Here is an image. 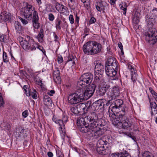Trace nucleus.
Returning <instances> with one entry per match:
<instances>
[{"mask_svg": "<svg viewBox=\"0 0 157 157\" xmlns=\"http://www.w3.org/2000/svg\"><path fill=\"white\" fill-rule=\"evenodd\" d=\"M79 17L77 15H76V17L75 19V22L77 23V24H78L79 23Z\"/></svg>", "mask_w": 157, "mask_h": 157, "instance_id": "69168bd1", "label": "nucleus"}, {"mask_svg": "<svg viewBox=\"0 0 157 157\" xmlns=\"http://www.w3.org/2000/svg\"><path fill=\"white\" fill-rule=\"evenodd\" d=\"M15 30L19 34H22L23 31L22 27L18 21H15L14 24Z\"/></svg>", "mask_w": 157, "mask_h": 157, "instance_id": "412c9836", "label": "nucleus"}, {"mask_svg": "<svg viewBox=\"0 0 157 157\" xmlns=\"http://www.w3.org/2000/svg\"><path fill=\"white\" fill-rule=\"evenodd\" d=\"M149 89L152 96L154 98L155 101H157V93L153 90L151 87H149Z\"/></svg>", "mask_w": 157, "mask_h": 157, "instance_id": "2f4dec72", "label": "nucleus"}, {"mask_svg": "<svg viewBox=\"0 0 157 157\" xmlns=\"http://www.w3.org/2000/svg\"><path fill=\"white\" fill-rule=\"evenodd\" d=\"M69 20L71 24H72L74 23L75 21L74 18V17L72 15L70 14L69 15Z\"/></svg>", "mask_w": 157, "mask_h": 157, "instance_id": "c03bdc74", "label": "nucleus"}, {"mask_svg": "<svg viewBox=\"0 0 157 157\" xmlns=\"http://www.w3.org/2000/svg\"><path fill=\"white\" fill-rule=\"evenodd\" d=\"M44 101L46 105H49L51 104L52 100L50 97L45 95L44 97Z\"/></svg>", "mask_w": 157, "mask_h": 157, "instance_id": "cd10ccee", "label": "nucleus"}, {"mask_svg": "<svg viewBox=\"0 0 157 157\" xmlns=\"http://www.w3.org/2000/svg\"><path fill=\"white\" fill-rule=\"evenodd\" d=\"M151 12L152 13H154L155 17H157V8H154L152 10Z\"/></svg>", "mask_w": 157, "mask_h": 157, "instance_id": "864d4df0", "label": "nucleus"}, {"mask_svg": "<svg viewBox=\"0 0 157 157\" xmlns=\"http://www.w3.org/2000/svg\"><path fill=\"white\" fill-rule=\"evenodd\" d=\"M29 114L28 111L27 110H25L22 113V116L24 118H26Z\"/></svg>", "mask_w": 157, "mask_h": 157, "instance_id": "09e8293b", "label": "nucleus"}, {"mask_svg": "<svg viewBox=\"0 0 157 157\" xmlns=\"http://www.w3.org/2000/svg\"><path fill=\"white\" fill-rule=\"evenodd\" d=\"M107 143L108 142L104 139H100L98 141L96 144V151L98 154L105 155L107 153L105 146Z\"/></svg>", "mask_w": 157, "mask_h": 157, "instance_id": "9b49d317", "label": "nucleus"}, {"mask_svg": "<svg viewBox=\"0 0 157 157\" xmlns=\"http://www.w3.org/2000/svg\"><path fill=\"white\" fill-rule=\"evenodd\" d=\"M20 43L25 50L27 51H33L36 49V48L41 51L44 54L45 53V51L43 48L39 45L37 43L32 41L29 43L26 40H24L20 42Z\"/></svg>", "mask_w": 157, "mask_h": 157, "instance_id": "0eeeda50", "label": "nucleus"}, {"mask_svg": "<svg viewBox=\"0 0 157 157\" xmlns=\"http://www.w3.org/2000/svg\"><path fill=\"white\" fill-rule=\"evenodd\" d=\"M4 104V102L3 100L1 94L0 93V107L2 106Z\"/></svg>", "mask_w": 157, "mask_h": 157, "instance_id": "603ef678", "label": "nucleus"}, {"mask_svg": "<svg viewBox=\"0 0 157 157\" xmlns=\"http://www.w3.org/2000/svg\"><path fill=\"white\" fill-rule=\"evenodd\" d=\"M62 121H63V123H65L67 121V117L66 115L64 113H63L62 114Z\"/></svg>", "mask_w": 157, "mask_h": 157, "instance_id": "a19ab883", "label": "nucleus"}, {"mask_svg": "<svg viewBox=\"0 0 157 157\" xmlns=\"http://www.w3.org/2000/svg\"><path fill=\"white\" fill-rule=\"evenodd\" d=\"M34 8L32 5L27 4L21 9V13L25 18L31 19Z\"/></svg>", "mask_w": 157, "mask_h": 157, "instance_id": "1a4fd4ad", "label": "nucleus"}, {"mask_svg": "<svg viewBox=\"0 0 157 157\" xmlns=\"http://www.w3.org/2000/svg\"><path fill=\"white\" fill-rule=\"evenodd\" d=\"M152 20V18L149 19L147 21V25L150 28L145 33L146 40L150 44H154L157 41V31L154 28H150L153 25V23L151 22Z\"/></svg>", "mask_w": 157, "mask_h": 157, "instance_id": "20e7f679", "label": "nucleus"}, {"mask_svg": "<svg viewBox=\"0 0 157 157\" xmlns=\"http://www.w3.org/2000/svg\"><path fill=\"white\" fill-rule=\"evenodd\" d=\"M34 92L31 93V95L33 98L34 99H36L37 98V96L36 94V91L35 90H34Z\"/></svg>", "mask_w": 157, "mask_h": 157, "instance_id": "37998d69", "label": "nucleus"}, {"mask_svg": "<svg viewBox=\"0 0 157 157\" xmlns=\"http://www.w3.org/2000/svg\"><path fill=\"white\" fill-rule=\"evenodd\" d=\"M26 95L27 96H29L31 94L29 89L25 91Z\"/></svg>", "mask_w": 157, "mask_h": 157, "instance_id": "e2e57ef3", "label": "nucleus"}, {"mask_svg": "<svg viewBox=\"0 0 157 157\" xmlns=\"http://www.w3.org/2000/svg\"><path fill=\"white\" fill-rule=\"evenodd\" d=\"M53 36L54 38V41L56 42H58L59 38L55 32L53 33Z\"/></svg>", "mask_w": 157, "mask_h": 157, "instance_id": "6e6d98bb", "label": "nucleus"}, {"mask_svg": "<svg viewBox=\"0 0 157 157\" xmlns=\"http://www.w3.org/2000/svg\"><path fill=\"white\" fill-rule=\"evenodd\" d=\"M58 62L59 63H61L63 62V59L61 55L58 56L57 57Z\"/></svg>", "mask_w": 157, "mask_h": 157, "instance_id": "79ce46f5", "label": "nucleus"}, {"mask_svg": "<svg viewBox=\"0 0 157 157\" xmlns=\"http://www.w3.org/2000/svg\"><path fill=\"white\" fill-rule=\"evenodd\" d=\"M48 157H52L53 156V154L51 152H48L47 153Z\"/></svg>", "mask_w": 157, "mask_h": 157, "instance_id": "680f3d73", "label": "nucleus"}, {"mask_svg": "<svg viewBox=\"0 0 157 157\" xmlns=\"http://www.w3.org/2000/svg\"><path fill=\"white\" fill-rule=\"evenodd\" d=\"M19 18L23 25H26L28 23V22L26 20L20 17H19Z\"/></svg>", "mask_w": 157, "mask_h": 157, "instance_id": "49530a36", "label": "nucleus"}, {"mask_svg": "<svg viewBox=\"0 0 157 157\" xmlns=\"http://www.w3.org/2000/svg\"><path fill=\"white\" fill-rule=\"evenodd\" d=\"M143 157H154L149 151H145L143 153Z\"/></svg>", "mask_w": 157, "mask_h": 157, "instance_id": "72a5a7b5", "label": "nucleus"}, {"mask_svg": "<svg viewBox=\"0 0 157 157\" xmlns=\"http://www.w3.org/2000/svg\"><path fill=\"white\" fill-rule=\"evenodd\" d=\"M24 131V129L21 127H19L16 129L17 132L20 135L23 133Z\"/></svg>", "mask_w": 157, "mask_h": 157, "instance_id": "f704fd0d", "label": "nucleus"}, {"mask_svg": "<svg viewBox=\"0 0 157 157\" xmlns=\"http://www.w3.org/2000/svg\"><path fill=\"white\" fill-rule=\"evenodd\" d=\"M79 89H77L76 92L71 94L68 96L67 99L69 104L75 105L83 101V93H80Z\"/></svg>", "mask_w": 157, "mask_h": 157, "instance_id": "6e6552de", "label": "nucleus"}, {"mask_svg": "<svg viewBox=\"0 0 157 157\" xmlns=\"http://www.w3.org/2000/svg\"><path fill=\"white\" fill-rule=\"evenodd\" d=\"M76 106L79 113L82 112H83L84 114L87 113L89 107L86 106L85 104L81 103L78 105Z\"/></svg>", "mask_w": 157, "mask_h": 157, "instance_id": "6ab92c4d", "label": "nucleus"}, {"mask_svg": "<svg viewBox=\"0 0 157 157\" xmlns=\"http://www.w3.org/2000/svg\"><path fill=\"white\" fill-rule=\"evenodd\" d=\"M109 87L110 86L108 83L105 82L102 83V86L99 90L100 95L103 96L105 94Z\"/></svg>", "mask_w": 157, "mask_h": 157, "instance_id": "a211bd4d", "label": "nucleus"}, {"mask_svg": "<svg viewBox=\"0 0 157 157\" xmlns=\"http://www.w3.org/2000/svg\"><path fill=\"white\" fill-rule=\"evenodd\" d=\"M117 69L114 68L113 67L105 66V72L106 75L109 76L113 78L111 79L112 80H115L117 78L116 76Z\"/></svg>", "mask_w": 157, "mask_h": 157, "instance_id": "f8f14e48", "label": "nucleus"}, {"mask_svg": "<svg viewBox=\"0 0 157 157\" xmlns=\"http://www.w3.org/2000/svg\"><path fill=\"white\" fill-rule=\"evenodd\" d=\"M118 46L121 50L123 49V47L122 43L121 42H119L118 44Z\"/></svg>", "mask_w": 157, "mask_h": 157, "instance_id": "052dcab7", "label": "nucleus"}, {"mask_svg": "<svg viewBox=\"0 0 157 157\" xmlns=\"http://www.w3.org/2000/svg\"><path fill=\"white\" fill-rule=\"evenodd\" d=\"M116 1L115 0H110V3L112 5H114L115 4Z\"/></svg>", "mask_w": 157, "mask_h": 157, "instance_id": "338daca9", "label": "nucleus"}, {"mask_svg": "<svg viewBox=\"0 0 157 157\" xmlns=\"http://www.w3.org/2000/svg\"><path fill=\"white\" fill-rule=\"evenodd\" d=\"M128 68L131 72V78L132 82L134 84L137 80L138 76L134 66L130 64L128 65Z\"/></svg>", "mask_w": 157, "mask_h": 157, "instance_id": "4468645a", "label": "nucleus"}, {"mask_svg": "<svg viewBox=\"0 0 157 157\" xmlns=\"http://www.w3.org/2000/svg\"><path fill=\"white\" fill-rule=\"evenodd\" d=\"M52 120L56 123L58 124L59 125L63 123L62 120L59 119L55 115L53 116L52 118Z\"/></svg>", "mask_w": 157, "mask_h": 157, "instance_id": "c85d7f7f", "label": "nucleus"}, {"mask_svg": "<svg viewBox=\"0 0 157 157\" xmlns=\"http://www.w3.org/2000/svg\"><path fill=\"white\" fill-rule=\"evenodd\" d=\"M11 126L9 123H6L4 126V129L6 131L10 132L11 130Z\"/></svg>", "mask_w": 157, "mask_h": 157, "instance_id": "c9c22d12", "label": "nucleus"}, {"mask_svg": "<svg viewBox=\"0 0 157 157\" xmlns=\"http://www.w3.org/2000/svg\"><path fill=\"white\" fill-rule=\"evenodd\" d=\"M68 62L70 63L71 65V66H73L74 65L75 63V61L74 60L71 59V60H69L67 61V62Z\"/></svg>", "mask_w": 157, "mask_h": 157, "instance_id": "4d7b16f0", "label": "nucleus"}, {"mask_svg": "<svg viewBox=\"0 0 157 157\" xmlns=\"http://www.w3.org/2000/svg\"><path fill=\"white\" fill-rule=\"evenodd\" d=\"M81 2H82L84 5L85 6H88V5L86 4L87 2H86V0H81Z\"/></svg>", "mask_w": 157, "mask_h": 157, "instance_id": "0e129e2a", "label": "nucleus"}, {"mask_svg": "<svg viewBox=\"0 0 157 157\" xmlns=\"http://www.w3.org/2000/svg\"><path fill=\"white\" fill-rule=\"evenodd\" d=\"M96 86L94 84H91L87 86L85 89H79L80 93H83V100L87 99L91 97L93 95Z\"/></svg>", "mask_w": 157, "mask_h": 157, "instance_id": "9d476101", "label": "nucleus"}, {"mask_svg": "<svg viewBox=\"0 0 157 157\" xmlns=\"http://www.w3.org/2000/svg\"><path fill=\"white\" fill-rule=\"evenodd\" d=\"M151 114H156L157 113V108H152Z\"/></svg>", "mask_w": 157, "mask_h": 157, "instance_id": "5fc2aeb1", "label": "nucleus"}, {"mask_svg": "<svg viewBox=\"0 0 157 157\" xmlns=\"http://www.w3.org/2000/svg\"><path fill=\"white\" fill-rule=\"evenodd\" d=\"M105 7L101 2H97L96 5L97 10L99 12L104 11L105 10Z\"/></svg>", "mask_w": 157, "mask_h": 157, "instance_id": "5701e85b", "label": "nucleus"}, {"mask_svg": "<svg viewBox=\"0 0 157 157\" xmlns=\"http://www.w3.org/2000/svg\"><path fill=\"white\" fill-rule=\"evenodd\" d=\"M105 123L104 120L98 118L97 114L94 112L79 119L77 122L78 130L86 133L87 138L90 139L97 138L102 135L101 129Z\"/></svg>", "mask_w": 157, "mask_h": 157, "instance_id": "f257e3e1", "label": "nucleus"}, {"mask_svg": "<svg viewBox=\"0 0 157 157\" xmlns=\"http://www.w3.org/2000/svg\"><path fill=\"white\" fill-rule=\"evenodd\" d=\"M60 75V71L58 68H56L53 73V76H57Z\"/></svg>", "mask_w": 157, "mask_h": 157, "instance_id": "ea45409f", "label": "nucleus"}, {"mask_svg": "<svg viewBox=\"0 0 157 157\" xmlns=\"http://www.w3.org/2000/svg\"><path fill=\"white\" fill-rule=\"evenodd\" d=\"M39 21L33 20L32 21L33 26L34 29H38L40 27V23L38 22Z\"/></svg>", "mask_w": 157, "mask_h": 157, "instance_id": "7c9ffc66", "label": "nucleus"}, {"mask_svg": "<svg viewBox=\"0 0 157 157\" xmlns=\"http://www.w3.org/2000/svg\"><path fill=\"white\" fill-rule=\"evenodd\" d=\"M109 116L112 124L119 128H123L125 129L131 127L130 123L124 115L121 116V115L113 114L112 113L109 114Z\"/></svg>", "mask_w": 157, "mask_h": 157, "instance_id": "7ed1b4c3", "label": "nucleus"}, {"mask_svg": "<svg viewBox=\"0 0 157 157\" xmlns=\"http://www.w3.org/2000/svg\"><path fill=\"white\" fill-rule=\"evenodd\" d=\"M36 1L38 6H40L41 4L42 1L41 0H36Z\"/></svg>", "mask_w": 157, "mask_h": 157, "instance_id": "774afa93", "label": "nucleus"}, {"mask_svg": "<svg viewBox=\"0 0 157 157\" xmlns=\"http://www.w3.org/2000/svg\"><path fill=\"white\" fill-rule=\"evenodd\" d=\"M55 91L54 90H48L47 92V94L49 95L52 96L53 95V94L55 93Z\"/></svg>", "mask_w": 157, "mask_h": 157, "instance_id": "3c124183", "label": "nucleus"}, {"mask_svg": "<svg viewBox=\"0 0 157 157\" xmlns=\"http://www.w3.org/2000/svg\"><path fill=\"white\" fill-rule=\"evenodd\" d=\"M106 100L104 99H100L95 102L97 106L98 107H103L105 105V103L106 102Z\"/></svg>", "mask_w": 157, "mask_h": 157, "instance_id": "a878e982", "label": "nucleus"}, {"mask_svg": "<svg viewBox=\"0 0 157 157\" xmlns=\"http://www.w3.org/2000/svg\"><path fill=\"white\" fill-rule=\"evenodd\" d=\"M54 81L57 84H60L61 82V78L60 75L53 77Z\"/></svg>", "mask_w": 157, "mask_h": 157, "instance_id": "473e14b6", "label": "nucleus"}, {"mask_svg": "<svg viewBox=\"0 0 157 157\" xmlns=\"http://www.w3.org/2000/svg\"><path fill=\"white\" fill-rule=\"evenodd\" d=\"M104 72V66L100 63L96 64L95 67V72L96 74L102 75Z\"/></svg>", "mask_w": 157, "mask_h": 157, "instance_id": "aec40b11", "label": "nucleus"}, {"mask_svg": "<svg viewBox=\"0 0 157 157\" xmlns=\"http://www.w3.org/2000/svg\"><path fill=\"white\" fill-rule=\"evenodd\" d=\"M33 16L32 17V21L33 20H37L39 21V17L38 16V13L35 10L34 8V10L33 11Z\"/></svg>", "mask_w": 157, "mask_h": 157, "instance_id": "c756f323", "label": "nucleus"}, {"mask_svg": "<svg viewBox=\"0 0 157 157\" xmlns=\"http://www.w3.org/2000/svg\"><path fill=\"white\" fill-rule=\"evenodd\" d=\"M96 21V19L94 17H91L89 21V24H92L94 23Z\"/></svg>", "mask_w": 157, "mask_h": 157, "instance_id": "8fccbe9b", "label": "nucleus"}, {"mask_svg": "<svg viewBox=\"0 0 157 157\" xmlns=\"http://www.w3.org/2000/svg\"><path fill=\"white\" fill-rule=\"evenodd\" d=\"M150 106L151 108H157V105L156 103L155 102H150Z\"/></svg>", "mask_w": 157, "mask_h": 157, "instance_id": "de8ad7c7", "label": "nucleus"}, {"mask_svg": "<svg viewBox=\"0 0 157 157\" xmlns=\"http://www.w3.org/2000/svg\"><path fill=\"white\" fill-rule=\"evenodd\" d=\"M71 110L72 113L74 114H76L79 113L77 106L76 107H73L71 108Z\"/></svg>", "mask_w": 157, "mask_h": 157, "instance_id": "4c0bfd02", "label": "nucleus"}, {"mask_svg": "<svg viewBox=\"0 0 157 157\" xmlns=\"http://www.w3.org/2000/svg\"><path fill=\"white\" fill-rule=\"evenodd\" d=\"M3 59L4 62L7 63L9 61V59L7 58L6 52H3Z\"/></svg>", "mask_w": 157, "mask_h": 157, "instance_id": "e433bc0d", "label": "nucleus"}, {"mask_svg": "<svg viewBox=\"0 0 157 157\" xmlns=\"http://www.w3.org/2000/svg\"><path fill=\"white\" fill-rule=\"evenodd\" d=\"M119 6L121 10L124 11L123 14L125 15L126 13L127 5L125 2H122L119 5Z\"/></svg>", "mask_w": 157, "mask_h": 157, "instance_id": "393cba45", "label": "nucleus"}, {"mask_svg": "<svg viewBox=\"0 0 157 157\" xmlns=\"http://www.w3.org/2000/svg\"><path fill=\"white\" fill-rule=\"evenodd\" d=\"M48 19L50 21H53L55 19V16L52 13H49L48 14Z\"/></svg>", "mask_w": 157, "mask_h": 157, "instance_id": "58836bf2", "label": "nucleus"}, {"mask_svg": "<svg viewBox=\"0 0 157 157\" xmlns=\"http://www.w3.org/2000/svg\"><path fill=\"white\" fill-rule=\"evenodd\" d=\"M102 75L96 74L95 73V79L97 81H99L102 77Z\"/></svg>", "mask_w": 157, "mask_h": 157, "instance_id": "a18cd8bd", "label": "nucleus"}, {"mask_svg": "<svg viewBox=\"0 0 157 157\" xmlns=\"http://www.w3.org/2000/svg\"><path fill=\"white\" fill-rule=\"evenodd\" d=\"M59 130L61 136L62 138H63L66 135V131L65 130V126L64 124L63 123L59 125Z\"/></svg>", "mask_w": 157, "mask_h": 157, "instance_id": "4be33fe9", "label": "nucleus"}, {"mask_svg": "<svg viewBox=\"0 0 157 157\" xmlns=\"http://www.w3.org/2000/svg\"><path fill=\"white\" fill-rule=\"evenodd\" d=\"M0 42H4V38L2 34H0Z\"/></svg>", "mask_w": 157, "mask_h": 157, "instance_id": "13d9d810", "label": "nucleus"}, {"mask_svg": "<svg viewBox=\"0 0 157 157\" xmlns=\"http://www.w3.org/2000/svg\"><path fill=\"white\" fill-rule=\"evenodd\" d=\"M93 78V75L90 73H86L83 74L80 77V80L77 82V89H85L87 86L91 85Z\"/></svg>", "mask_w": 157, "mask_h": 157, "instance_id": "423d86ee", "label": "nucleus"}, {"mask_svg": "<svg viewBox=\"0 0 157 157\" xmlns=\"http://www.w3.org/2000/svg\"><path fill=\"white\" fill-rule=\"evenodd\" d=\"M119 94L120 91L118 87L116 86L113 87L109 94L108 93V96L110 99L108 101H109L111 100L115 99L116 97L119 96Z\"/></svg>", "mask_w": 157, "mask_h": 157, "instance_id": "ddd939ff", "label": "nucleus"}, {"mask_svg": "<svg viewBox=\"0 0 157 157\" xmlns=\"http://www.w3.org/2000/svg\"><path fill=\"white\" fill-rule=\"evenodd\" d=\"M118 62L114 58L109 57L106 63L105 66L113 67L114 68L117 69Z\"/></svg>", "mask_w": 157, "mask_h": 157, "instance_id": "dca6fc26", "label": "nucleus"}, {"mask_svg": "<svg viewBox=\"0 0 157 157\" xmlns=\"http://www.w3.org/2000/svg\"><path fill=\"white\" fill-rule=\"evenodd\" d=\"M114 106L111 105L112 113H110L113 114L121 115V116L125 115L126 111L127 110L126 106L123 104L122 100L118 99L114 102Z\"/></svg>", "mask_w": 157, "mask_h": 157, "instance_id": "39448f33", "label": "nucleus"}, {"mask_svg": "<svg viewBox=\"0 0 157 157\" xmlns=\"http://www.w3.org/2000/svg\"><path fill=\"white\" fill-rule=\"evenodd\" d=\"M13 16L8 12H3L1 13L0 18L5 21H10L13 20Z\"/></svg>", "mask_w": 157, "mask_h": 157, "instance_id": "2eb2a0df", "label": "nucleus"}, {"mask_svg": "<svg viewBox=\"0 0 157 157\" xmlns=\"http://www.w3.org/2000/svg\"><path fill=\"white\" fill-rule=\"evenodd\" d=\"M55 8L56 10L61 14L67 12V7L57 2L56 3Z\"/></svg>", "mask_w": 157, "mask_h": 157, "instance_id": "f3484780", "label": "nucleus"}, {"mask_svg": "<svg viewBox=\"0 0 157 157\" xmlns=\"http://www.w3.org/2000/svg\"><path fill=\"white\" fill-rule=\"evenodd\" d=\"M101 44L95 41H90L85 43L83 46L84 53L89 55H94L101 52Z\"/></svg>", "mask_w": 157, "mask_h": 157, "instance_id": "f03ea898", "label": "nucleus"}, {"mask_svg": "<svg viewBox=\"0 0 157 157\" xmlns=\"http://www.w3.org/2000/svg\"><path fill=\"white\" fill-rule=\"evenodd\" d=\"M56 21L57 23L56 24V25H60L61 24V21L59 19V18H57L56 19Z\"/></svg>", "mask_w": 157, "mask_h": 157, "instance_id": "bf43d9fd", "label": "nucleus"}, {"mask_svg": "<svg viewBox=\"0 0 157 157\" xmlns=\"http://www.w3.org/2000/svg\"><path fill=\"white\" fill-rule=\"evenodd\" d=\"M44 36V30L43 29H41L36 38L37 39L38 41L41 43L43 41Z\"/></svg>", "mask_w": 157, "mask_h": 157, "instance_id": "b1692460", "label": "nucleus"}, {"mask_svg": "<svg viewBox=\"0 0 157 157\" xmlns=\"http://www.w3.org/2000/svg\"><path fill=\"white\" fill-rule=\"evenodd\" d=\"M140 14V13H138L136 14V13H135L132 18V22L133 23L135 24H137L139 22V17L138 15Z\"/></svg>", "mask_w": 157, "mask_h": 157, "instance_id": "bb28decb", "label": "nucleus"}]
</instances>
